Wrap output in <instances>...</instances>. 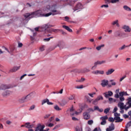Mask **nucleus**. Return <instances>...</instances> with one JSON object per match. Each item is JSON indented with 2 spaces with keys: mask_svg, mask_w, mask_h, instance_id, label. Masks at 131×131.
Returning <instances> with one entry per match:
<instances>
[{
  "mask_svg": "<svg viewBox=\"0 0 131 131\" xmlns=\"http://www.w3.org/2000/svg\"><path fill=\"white\" fill-rule=\"evenodd\" d=\"M47 10L50 11V12L46 14H42V11L41 10H38L36 11L33 12L31 13H26L24 15L25 18L20 19L21 24H25V20L27 18L30 19L34 18V17H49L52 15V16H55V15H61V11L57 10V5H48L46 7Z\"/></svg>",
  "mask_w": 131,
  "mask_h": 131,
  "instance_id": "obj_1",
  "label": "nucleus"
},
{
  "mask_svg": "<svg viewBox=\"0 0 131 131\" xmlns=\"http://www.w3.org/2000/svg\"><path fill=\"white\" fill-rule=\"evenodd\" d=\"M115 37H120V38H124L126 37L125 33H121L119 31H117L114 33Z\"/></svg>",
  "mask_w": 131,
  "mask_h": 131,
  "instance_id": "obj_2",
  "label": "nucleus"
},
{
  "mask_svg": "<svg viewBox=\"0 0 131 131\" xmlns=\"http://www.w3.org/2000/svg\"><path fill=\"white\" fill-rule=\"evenodd\" d=\"M104 63H106V61L102 60V61H97L94 63V66L92 67V70H94L97 68V65H102V64H104Z\"/></svg>",
  "mask_w": 131,
  "mask_h": 131,
  "instance_id": "obj_3",
  "label": "nucleus"
},
{
  "mask_svg": "<svg viewBox=\"0 0 131 131\" xmlns=\"http://www.w3.org/2000/svg\"><path fill=\"white\" fill-rule=\"evenodd\" d=\"M82 9H83V5H82L81 3H78L73 10H74V12H75V11H77V10H81Z\"/></svg>",
  "mask_w": 131,
  "mask_h": 131,
  "instance_id": "obj_4",
  "label": "nucleus"
},
{
  "mask_svg": "<svg viewBox=\"0 0 131 131\" xmlns=\"http://www.w3.org/2000/svg\"><path fill=\"white\" fill-rule=\"evenodd\" d=\"M35 96V93L34 92H32L28 94V95L26 96V99L27 101H30V100H31L32 98H34Z\"/></svg>",
  "mask_w": 131,
  "mask_h": 131,
  "instance_id": "obj_5",
  "label": "nucleus"
},
{
  "mask_svg": "<svg viewBox=\"0 0 131 131\" xmlns=\"http://www.w3.org/2000/svg\"><path fill=\"white\" fill-rule=\"evenodd\" d=\"M127 102L126 103L125 111L128 110L129 108H131V97H129L127 99Z\"/></svg>",
  "mask_w": 131,
  "mask_h": 131,
  "instance_id": "obj_6",
  "label": "nucleus"
},
{
  "mask_svg": "<svg viewBox=\"0 0 131 131\" xmlns=\"http://www.w3.org/2000/svg\"><path fill=\"white\" fill-rule=\"evenodd\" d=\"M118 107L120 108V110H125V108H126V104L124 105L123 102H119L118 103Z\"/></svg>",
  "mask_w": 131,
  "mask_h": 131,
  "instance_id": "obj_7",
  "label": "nucleus"
},
{
  "mask_svg": "<svg viewBox=\"0 0 131 131\" xmlns=\"http://www.w3.org/2000/svg\"><path fill=\"white\" fill-rule=\"evenodd\" d=\"M122 29H123L125 32H130L131 31V28H129V26L126 25L123 26Z\"/></svg>",
  "mask_w": 131,
  "mask_h": 131,
  "instance_id": "obj_8",
  "label": "nucleus"
},
{
  "mask_svg": "<svg viewBox=\"0 0 131 131\" xmlns=\"http://www.w3.org/2000/svg\"><path fill=\"white\" fill-rule=\"evenodd\" d=\"M104 95L105 98H109V97L112 96L113 95V92H112L111 91H109L107 92L104 93Z\"/></svg>",
  "mask_w": 131,
  "mask_h": 131,
  "instance_id": "obj_9",
  "label": "nucleus"
},
{
  "mask_svg": "<svg viewBox=\"0 0 131 131\" xmlns=\"http://www.w3.org/2000/svg\"><path fill=\"white\" fill-rule=\"evenodd\" d=\"M11 93L12 92L11 91L6 90L2 93V96L3 97H8V96H10V95H11Z\"/></svg>",
  "mask_w": 131,
  "mask_h": 131,
  "instance_id": "obj_10",
  "label": "nucleus"
},
{
  "mask_svg": "<svg viewBox=\"0 0 131 131\" xmlns=\"http://www.w3.org/2000/svg\"><path fill=\"white\" fill-rule=\"evenodd\" d=\"M83 116L84 119H86V120H88V119H90L91 118V115L88 112L84 113L83 114Z\"/></svg>",
  "mask_w": 131,
  "mask_h": 131,
  "instance_id": "obj_11",
  "label": "nucleus"
},
{
  "mask_svg": "<svg viewBox=\"0 0 131 131\" xmlns=\"http://www.w3.org/2000/svg\"><path fill=\"white\" fill-rule=\"evenodd\" d=\"M8 89H11V86L5 84H2L0 86V90H8Z\"/></svg>",
  "mask_w": 131,
  "mask_h": 131,
  "instance_id": "obj_12",
  "label": "nucleus"
},
{
  "mask_svg": "<svg viewBox=\"0 0 131 131\" xmlns=\"http://www.w3.org/2000/svg\"><path fill=\"white\" fill-rule=\"evenodd\" d=\"M34 126L33 124H31L30 122L25 123V127L26 128H32Z\"/></svg>",
  "mask_w": 131,
  "mask_h": 131,
  "instance_id": "obj_13",
  "label": "nucleus"
},
{
  "mask_svg": "<svg viewBox=\"0 0 131 131\" xmlns=\"http://www.w3.org/2000/svg\"><path fill=\"white\" fill-rule=\"evenodd\" d=\"M42 127H44L45 128V125H41V124H38L37 126V127H36V129L35 130V131H40V130L42 129Z\"/></svg>",
  "mask_w": 131,
  "mask_h": 131,
  "instance_id": "obj_14",
  "label": "nucleus"
},
{
  "mask_svg": "<svg viewBox=\"0 0 131 131\" xmlns=\"http://www.w3.org/2000/svg\"><path fill=\"white\" fill-rule=\"evenodd\" d=\"M114 71H115V70H114V69H108L105 72V74H106V75H111V74H112V73H113V72H114Z\"/></svg>",
  "mask_w": 131,
  "mask_h": 131,
  "instance_id": "obj_15",
  "label": "nucleus"
},
{
  "mask_svg": "<svg viewBox=\"0 0 131 131\" xmlns=\"http://www.w3.org/2000/svg\"><path fill=\"white\" fill-rule=\"evenodd\" d=\"M70 115H72V116H73L74 114H76V115L78 114V113L77 112H74V109H73V107H71L70 109Z\"/></svg>",
  "mask_w": 131,
  "mask_h": 131,
  "instance_id": "obj_16",
  "label": "nucleus"
},
{
  "mask_svg": "<svg viewBox=\"0 0 131 131\" xmlns=\"http://www.w3.org/2000/svg\"><path fill=\"white\" fill-rule=\"evenodd\" d=\"M92 73L93 74L98 75V74H104V71L97 70V71H93Z\"/></svg>",
  "mask_w": 131,
  "mask_h": 131,
  "instance_id": "obj_17",
  "label": "nucleus"
},
{
  "mask_svg": "<svg viewBox=\"0 0 131 131\" xmlns=\"http://www.w3.org/2000/svg\"><path fill=\"white\" fill-rule=\"evenodd\" d=\"M100 100H103V96H99L95 100L93 101V103L97 104L98 101H100Z\"/></svg>",
  "mask_w": 131,
  "mask_h": 131,
  "instance_id": "obj_18",
  "label": "nucleus"
},
{
  "mask_svg": "<svg viewBox=\"0 0 131 131\" xmlns=\"http://www.w3.org/2000/svg\"><path fill=\"white\" fill-rule=\"evenodd\" d=\"M112 25H113V26H114L116 25V26H117V27H119V26H120L119 25V23L118 20H116L113 21L112 23Z\"/></svg>",
  "mask_w": 131,
  "mask_h": 131,
  "instance_id": "obj_19",
  "label": "nucleus"
},
{
  "mask_svg": "<svg viewBox=\"0 0 131 131\" xmlns=\"http://www.w3.org/2000/svg\"><path fill=\"white\" fill-rule=\"evenodd\" d=\"M108 85V80H103L102 81L101 85L103 88H105L106 85Z\"/></svg>",
  "mask_w": 131,
  "mask_h": 131,
  "instance_id": "obj_20",
  "label": "nucleus"
},
{
  "mask_svg": "<svg viewBox=\"0 0 131 131\" xmlns=\"http://www.w3.org/2000/svg\"><path fill=\"white\" fill-rule=\"evenodd\" d=\"M18 102H19V103H25V102H27L26 96L23 97L19 99Z\"/></svg>",
  "mask_w": 131,
  "mask_h": 131,
  "instance_id": "obj_21",
  "label": "nucleus"
},
{
  "mask_svg": "<svg viewBox=\"0 0 131 131\" xmlns=\"http://www.w3.org/2000/svg\"><path fill=\"white\" fill-rule=\"evenodd\" d=\"M114 119L115 121V122H121L123 119H120V117H114Z\"/></svg>",
  "mask_w": 131,
  "mask_h": 131,
  "instance_id": "obj_22",
  "label": "nucleus"
},
{
  "mask_svg": "<svg viewBox=\"0 0 131 131\" xmlns=\"http://www.w3.org/2000/svg\"><path fill=\"white\" fill-rule=\"evenodd\" d=\"M20 69V67H14L11 70L10 72H16L17 70Z\"/></svg>",
  "mask_w": 131,
  "mask_h": 131,
  "instance_id": "obj_23",
  "label": "nucleus"
},
{
  "mask_svg": "<svg viewBox=\"0 0 131 131\" xmlns=\"http://www.w3.org/2000/svg\"><path fill=\"white\" fill-rule=\"evenodd\" d=\"M2 49H3V50H5V51H7V52H8V53H9V54H11V53H12L14 51V49H12L10 50V51H9V49H8V48H7V47L5 46H3Z\"/></svg>",
  "mask_w": 131,
  "mask_h": 131,
  "instance_id": "obj_24",
  "label": "nucleus"
},
{
  "mask_svg": "<svg viewBox=\"0 0 131 131\" xmlns=\"http://www.w3.org/2000/svg\"><path fill=\"white\" fill-rule=\"evenodd\" d=\"M2 49H3V50H5V51H7V52H8V53H9V54H11V53H12L14 51V49H12L10 50V51H9V49H8V48H7V47L5 46H3Z\"/></svg>",
  "mask_w": 131,
  "mask_h": 131,
  "instance_id": "obj_25",
  "label": "nucleus"
},
{
  "mask_svg": "<svg viewBox=\"0 0 131 131\" xmlns=\"http://www.w3.org/2000/svg\"><path fill=\"white\" fill-rule=\"evenodd\" d=\"M67 2H68V3H69V5L70 6H74L75 3V1H74V0H66Z\"/></svg>",
  "mask_w": 131,
  "mask_h": 131,
  "instance_id": "obj_26",
  "label": "nucleus"
},
{
  "mask_svg": "<svg viewBox=\"0 0 131 131\" xmlns=\"http://www.w3.org/2000/svg\"><path fill=\"white\" fill-rule=\"evenodd\" d=\"M46 33H52L53 32V28L48 29L45 28Z\"/></svg>",
  "mask_w": 131,
  "mask_h": 131,
  "instance_id": "obj_27",
  "label": "nucleus"
},
{
  "mask_svg": "<svg viewBox=\"0 0 131 131\" xmlns=\"http://www.w3.org/2000/svg\"><path fill=\"white\" fill-rule=\"evenodd\" d=\"M63 28L69 31V32H72V29H70L69 27L67 26H62Z\"/></svg>",
  "mask_w": 131,
  "mask_h": 131,
  "instance_id": "obj_28",
  "label": "nucleus"
},
{
  "mask_svg": "<svg viewBox=\"0 0 131 131\" xmlns=\"http://www.w3.org/2000/svg\"><path fill=\"white\" fill-rule=\"evenodd\" d=\"M126 48H128V45L126 46L125 45H123L122 47H121L119 48V50L122 51V50H124V49H125Z\"/></svg>",
  "mask_w": 131,
  "mask_h": 131,
  "instance_id": "obj_29",
  "label": "nucleus"
},
{
  "mask_svg": "<svg viewBox=\"0 0 131 131\" xmlns=\"http://www.w3.org/2000/svg\"><path fill=\"white\" fill-rule=\"evenodd\" d=\"M123 9L125 10V11H129V12H130L131 11V8H129V7L126 6V5H125L123 6Z\"/></svg>",
  "mask_w": 131,
  "mask_h": 131,
  "instance_id": "obj_30",
  "label": "nucleus"
},
{
  "mask_svg": "<svg viewBox=\"0 0 131 131\" xmlns=\"http://www.w3.org/2000/svg\"><path fill=\"white\" fill-rule=\"evenodd\" d=\"M81 73H85V72H90V70L84 68L81 70L80 71Z\"/></svg>",
  "mask_w": 131,
  "mask_h": 131,
  "instance_id": "obj_31",
  "label": "nucleus"
},
{
  "mask_svg": "<svg viewBox=\"0 0 131 131\" xmlns=\"http://www.w3.org/2000/svg\"><path fill=\"white\" fill-rule=\"evenodd\" d=\"M54 108L55 109V110H56V111H60L61 110H62V108H61L60 107H59V106L58 105H56L54 106Z\"/></svg>",
  "mask_w": 131,
  "mask_h": 131,
  "instance_id": "obj_32",
  "label": "nucleus"
},
{
  "mask_svg": "<svg viewBox=\"0 0 131 131\" xmlns=\"http://www.w3.org/2000/svg\"><path fill=\"white\" fill-rule=\"evenodd\" d=\"M104 47L105 45H101L100 46L97 47L96 49L97 51H100L101 49H102V48H104Z\"/></svg>",
  "mask_w": 131,
  "mask_h": 131,
  "instance_id": "obj_33",
  "label": "nucleus"
},
{
  "mask_svg": "<svg viewBox=\"0 0 131 131\" xmlns=\"http://www.w3.org/2000/svg\"><path fill=\"white\" fill-rule=\"evenodd\" d=\"M130 126H131V121H129L127 123V124H126V125L125 126V129H128V127H130Z\"/></svg>",
  "mask_w": 131,
  "mask_h": 131,
  "instance_id": "obj_34",
  "label": "nucleus"
},
{
  "mask_svg": "<svg viewBox=\"0 0 131 131\" xmlns=\"http://www.w3.org/2000/svg\"><path fill=\"white\" fill-rule=\"evenodd\" d=\"M108 128H110L112 130H114L115 127L114 126V124L112 123L111 125L109 126Z\"/></svg>",
  "mask_w": 131,
  "mask_h": 131,
  "instance_id": "obj_35",
  "label": "nucleus"
},
{
  "mask_svg": "<svg viewBox=\"0 0 131 131\" xmlns=\"http://www.w3.org/2000/svg\"><path fill=\"white\" fill-rule=\"evenodd\" d=\"M110 111V107L106 108L104 111V113L105 114H107V113H109V112Z\"/></svg>",
  "mask_w": 131,
  "mask_h": 131,
  "instance_id": "obj_36",
  "label": "nucleus"
},
{
  "mask_svg": "<svg viewBox=\"0 0 131 131\" xmlns=\"http://www.w3.org/2000/svg\"><path fill=\"white\" fill-rule=\"evenodd\" d=\"M48 102H49L48 99H43L42 100L41 105H43L44 104H46V103H48Z\"/></svg>",
  "mask_w": 131,
  "mask_h": 131,
  "instance_id": "obj_37",
  "label": "nucleus"
},
{
  "mask_svg": "<svg viewBox=\"0 0 131 131\" xmlns=\"http://www.w3.org/2000/svg\"><path fill=\"white\" fill-rule=\"evenodd\" d=\"M100 119H101V120H106L108 119V116H105L101 117L100 118Z\"/></svg>",
  "mask_w": 131,
  "mask_h": 131,
  "instance_id": "obj_38",
  "label": "nucleus"
},
{
  "mask_svg": "<svg viewBox=\"0 0 131 131\" xmlns=\"http://www.w3.org/2000/svg\"><path fill=\"white\" fill-rule=\"evenodd\" d=\"M67 104V101H62L61 103H60L61 106H65Z\"/></svg>",
  "mask_w": 131,
  "mask_h": 131,
  "instance_id": "obj_39",
  "label": "nucleus"
},
{
  "mask_svg": "<svg viewBox=\"0 0 131 131\" xmlns=\"http://www.w3.org/2000/svg\"><path fill=\"white\" fill-rule=\"evenodd\" d=\"M59 31H60L59 29H52V32H54L55 33H57V32H59Z\"/></svg>",
  "mask_w": 131,
  "mask_h": 131,
  "instance_id": "obj_40",
  "label": "nucleus"
},
{
  "mask_svg": "<svg viewBox=\"0 0 131 131\" xmlns=\"http://www.w3.org/2000/svg\"><path fill=\"white\" fill-rule=\"evenodd\" d=\"M44 27L45 28H50V27H54V26L52 25H45Z\"/></svg>",
  "mask_w": 131,
  "mask_h": 131,
  "instance_id": "obj_41",
  "label": "nucleus"
},
{
  "mask_svg": "<svg viewBox=\"0 0 131 131\" xmlns=\"http://www.w3.org/2000/svg\"><path fill=\"white\" fill-rule=\"evenodd\" d=\"M115 121V119H114V118L110 117L108 118V121H110V122H114Z\"/></svg>",
  "mask_w": 131,
  "mask_h": 131,
  "instance_id": "obj_42",
  "label": "nucleus"
},
{
  "mask_svg": "<svg viewBox=\"0 0 131 131\" xmlns=\"http://www.w3.org/2000/svg\"><path fill=\"white\" fill-rule=\"evenodd\" d=\"M94 123V121L93 120H90L88 121V124H89V125H92Z\"/></svg>",
  "mask_w": 131,
  "mask_h": 131,
  "instance_id": "obj_43",
  "label": "nucleus"
},
{
  "mask_svg": "<svg viewBox=\"0 0 131 131\" xmlns=\"http://www.w3.org/2000/svg\"><path fill=\"white\" fill-rule=\"evenodd\" d=\"M46 126H49V127H53V126H54V124L53 123H50V124L46 123Z\"/></svg>",
  "mask_w": 131,
  "mask_h": 131,
  "instance_id": "obj_44",
  "label": "nucleus"
},
{
  "mask_svg": "<svg viewBox=\"0 0 131 131\" xmlns=\"http://www.w3.org/2000/svg\"><path fill=\"white\" fill-rule=\"evenodd\" d=\"M34 109H35V105H33L30 106V108L29 109V110L30 111L31 110H34Z\"/></svg>",
  "mask_w": 131,
  "mask_h": 131,
  "instance_id": "obj_45",
  "label": "nucleus"
},
{
  "mask_svg": "<svg viewBox=\"0 0 131 131\" xmlns=\"http://www.w3.org/2000/svg\"><path fill=\"white\" fill-rule=\"evenodd\" d=\"M119 0H111V3L112 4H116V3H118Z\"/></svg>",
  "mask_w": 131,
  "mask_h": 131,
  "instance_id": "obj_46",
  "label": "nucleus"
},
{
  "mask_svg": "<svg viewBox=\"0 0 131 131\" xmlns=\"http://www.w3.org/2000/svg\"><path fill=\"white\" fill-rule=\"evenodd\" d=\"M51 38H53V37H50L49 38H45L44 40H45V41H50V40H51Z\"/></svg>",
  "mask_w": 131,
  "mask_h": 131,
  "instance_id": "obj_47",
  "label": "nucleus"
},
{
  "mask_svg": "<svg viewBox=\"0 0 131 131\" xmlns=\"http://www.w3.org/2000/svg\"><path fill=\"white\" fill-rule=\"evenodd\" d=\"M84 80H85V78H81V79L78 80V81H78V82H82L83 81H84Z\"/></svg>",
  "mask_w": 131,
  "mask_h": 131,
  "instance_id": "obj_48",
  "label": "nucleus"
},
{
  "mask_svg": "<svg viewBox=\"0 0 131 131\" xmlns=\"http://www.w3.org/2000/svg\"><path fill=\"white\" fill-rule=\"evenodd\" d=\"M114 116H115V117H119V116H120V114H118L117 113H115Z\"/></svg>",
  "mask_w": 131,
  "mask_h": 131,
  "instance_id": "obj_49",
  "label": "nucleus"
},
{
  "mask_svg": "<svg viewBox=\"0 0 131 131\" xmlns=\"http://www.w3.org/2000/svg\"><path fill=\"white\" fill-rule=\"evenodd\" d=\"M119 96L120 97H123L124 96V92H120L119 93Z\"/></svg>",
  "mask_w": 131,
  "mask_h": 131,
  "instance_id": "obj_50",
  "label": "nucleus"
},
{
  "mask_svg": "<svg viewBox=\"0 0 131 131\" xmlns=\"http://www.w3.org/2000/svg\"><path fill=\"white\" fill-rule=\"evenodd\" d=\"M23 44L20 42H18V48H22Z\"/></svg>",
  "mask_w": 131,
  "mask_h": 131,
  "instance_id": "obj_51",
  "label": "nucleus"
},
{
  "mask_svg": "<svg viewBox=\"0 0 131 131\" xmlns=\"http://www.w3.org/2000/svg\"><path fill=\"white\" fill-rule=\"evenodd\" d=\"M83 86L82 85H78L75 87V89H83Z\"/></svg>",
  "mask_w": 131,
  "mask_h": 131,
  "instance_id": "obj_52",
  "label": "nucleus"
},
{
  "mask_svg": "<svg viewBox=\"0 0 131 131\" xmlns=\"http://www.w3.org/2000/svg\"><path fill=\"white\" fill-rule=\"evenodd\" d=\"M65 21H67V22H69V20L70 18L68 16H65L64 17Z\"/></svg>",
  "mask_w": 131,
  "mask_h": 131,
  "instance_id": "obj_53",
  "label": "nucleus"
},
{
  "mask_svg": "<svg viewBox=\"0 0 131 131\" xmlns=\"http://www.w3.org/2000/svg\"><path fill=\"white\" fill-rule=\"evenodd\" d=\"M27 76V74H24L23 76H21L20 77V80H22L23 79V78H24V77H25V76Z\"/></svg>",
  "mask_w": 131,
  "mask_h": 131,
  "instance_id": "obj_54",
  "label": "nucleus"
},
{
  "mask_svg": "<svg viewBox=\"0 0 131 131\" xmlns=\"http://www.w3.org/2000/svg\"><path fill=\"white\" fill-rule=\"evenodd\" d=\"M105 123H106V120H102L100 124H101V125H105Z\"/></svg>",
  "mask_w": 131,
  "mask_h": 131,
  "instance_id": "obj_55",
  "label": "nucleus"
},
{
  "mask_svg": "<svg viewBox=\"0 0 131 131\" xmlns=\"http://www.w3.org/2000/svg\"><path fill=\"white\" fill-rule=\"evenodd\" d=\"M109 7V5H102L101 6V8H108Z\"/></svg>",
  "mask_w": 131,
  "mask_h": 131,
  "instance_id": "obj_56",
  "label": "nucleus"
},
{
  "mask_svg": "<svg viewBox=\"0 0 131 131\" xmlns=\"http://www.w3.org/2000/svg\"><path fill=\"white\" fill-rule=\"evenodd\" d=\"M119 99H120V101L121 102H123V101H124V100H125L124 97H120Z\"/></svg>",
  "mask_w": 131,
  "mask_h": 131,
  "instance_id": "obj_57",
  "label": "nucleus"
},
{
  "mask_svg": "<svg viewBox=\"0 0 131 131\" xmlns=\"http://www.w3.org/2000/svg\"><path fill=\"white\" fill-rule=\"evenodd\" d=\"M99 109H100V108L99 107V106H94L95 111L97 110V111H99Z\"/></svg>",
  "mask_w": 131,
  "mask_h": 131,
  "instance_id": "obj_58",
  "label": "nucleus"
},
{
  "mask_svg": "<svg viewBox=\"0 0 131 131\" xmlns=\"http://www.w3.org/2000/svg\"><path fill=\"white\" fill-rule=\"evenodd\" d=\"M125 77H126V76H123L122 78L120 79V81H123L125 78Z\"/></svg>",
  "mask_w": 131,
  "mask_h": 131,
  "instance_id": "obj_59",
  "label": "nucleus"
},
{
  "mask_svg": "<svg viewBox=\"0 0 131 131\" xmlns=\"http://www.w3.org/2000/svg\"><path fill=\"white\" fill-rule=\"evenodd\" d=\"M72 120H74V121H76L78 120V119H77V118H75V117H73Z\"/></svg>",
  "mask_w": 131,
  "mask_h": 131,
  "instance_id": "obj_60",
  "label": "nucleus"
},
{
  "mask_svg": "<svg viewBox=\"0 0 131 131\" xmlns=\"http://www.w3.org/2000/svg\"><path fill=\"white\" fill-rule=\"evenodd\" d=\"M40 50L41 52H42V51H45V47L44 46H42L40 48Z\"/></svg>",
  "mask_w": 131,
  "mask_h": 131,
  "instance_id": "obj_61",
  "label": "nucleus"
},
{
  "mask_svg": "<svg viewBox=\"0 0 131 131\" xmlns=\"http://www.w3.org/2000/svg\"><path fill=\"white\" fill-rule=\"evenodd\" d=\"M117 110H118V108H117V107H114V110H113V113H115V112H116V111H117Z\"/></svg>",
  "mask_w": 131,
  "mask_h": 131,
  "instance_id": "obj_62",
  "label": "nucleus"
},
{
  "mask_svg": "<svg viewBox=\"0 0 131 131\" xmlns=\"http://www.w3.org/2000/svg\"><path fill=\"white\" fill-rule=\"evenodd\" d=\"M123 117L125 118V119H126L128 117V115H126V114H124L123 115Z\"/></svg>",
  "mask_w": 131,
  "mask_h": 131,
  "instance_id": "obj_63",
  "label": "nucleus"
},
{
  "mask_svg": "<svg viewBox=\"0 0 131 131\" xmlns=\"http://www.w3.org/2000/svg\"><path fill=\"white\" fill-rule=\"evenodd\" d=\"M115 98H116L117 99H118V98H119V95H118V94L115 95Z\"/></svg>",
  "mask_w": 131,
  "mask_h": 131,
  "instance_id": "obj_64",
  "label": "nucleus"
}]
</instances>
